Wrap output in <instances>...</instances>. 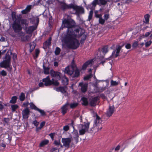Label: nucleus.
<instances>
[{
	"label": "nucleus",
	"mask_w": 152,
	"mask_h": 152,
	"mask_svg": "<svg viewBox=\"0 0 152 152\" xmlns=\"http://www.w3.org/2000/svg\"><path fill=\"white\" fill-rule=\"evenodd\" d=\"M11 107L12 110L14 111L18 107V106L16 104L12 105H11Z\"/></svg>",
	"instance_id": "nucleus-37"
},
{
	"label": "nucleus",
	"mask_w": 152,
	"mask_h": 152,
	"mask_svg": "<svg viewBox=\"0 0 152 152\" xmlns=\"http://www.w3.org/2000/svg\"><path fill=\"white\" fill-rule=\"evenodd\" d=\"M35 58H37V56H38V55L39 53V50L38 49H36L35 50Z\"/></svg>",
	"instance_id": "nucleus-50"
},
{
	"label": "nucleus",
	"mask_w": 152,
	"mask_h": 152,
	"mask_svg": "<svg viewBox=\"0 0 152 152\" xmlns=\"http://www.w3.org/2000/svg\"><path fill=\"white\" fill-rule=\"evenodd\" d=\"M54 135V133H51L49 134L50 136L53 140V136Z\"/></svg>",
	"instance_id": "nucleus-60"
},
{
	"label": "nucleus",
	"mask_w": 152,
	"mask_h": 152,
	"mask_svg": "<svg viewBox=\"0 0 152 152\" xmlns=\"http://www.w3.org/2000/svg\"><path fill=\"white\" fill-rule=\"evenodd\" d=\"M152 43V42L151 40L147 41L145 43V46L146 47H148Z\"/></svg>",
	"instance_id": "nucleus-40"
},
{
	"label": "nucleus",
	"mask_w": 152,
	"mask_h": 152,
	"mask_svg": "<svg viewBox=\"0 0 152 152\" xmlns=\"http://www.w3.org/2000/svg\"><path fill=\"white\" fill-rule=\"evenodd\" d=\"M37 110L39 111V113L41 114V115H43L45 114V113L43 110H40L38 108H37Z\"/></svg>",
	"instance_id": "nucleus-48"
},
{
	"label": "nucleus",
	"mask_w": 152,
	"mask_h": 152,
	"mask_svg": "<svg viewBox=\"0 0 152 152\" xmlns=\"http://www.w3.org/2000/svg\"><path fill=\"white\" fill-rule=\"evenodd\" d=\"M39 87H42L44 86V84L42 83H39Z\"/></svg>",
	"instance_id": "nucleus-62"
},
{
	"label": "nucleus",
	"mask_w": 152,
	"mask_h": 152,
	"mask_svg": "<svg viewBox=\"0 0 152 152\" xmlns=\"http://www.w3.org/2000/svg\"><path fill=\"white\" fill-rule=\"evenodd\" d=\"M79 86L81 87V90L83 92H85L87 91L88 84L84 83L83 82L80 83H79Z\"/></svg>",
	"instance_id": "nucleus-22"
},
{
	"label": "nucleus",
	"mask_w": 152,
	"mask_h": 152,
	"mask_svg": "<svg viewBox=\"0 0 152 152\" xmlns=\"http://www.w3.org/2000/svg\"><path fill=\"white\" fill-rule=\"evenodd\" d=\"M45 122L44 121H43L41 122L40 125V126L39 127H37L36 128L37 131H38L39 130H40L41 128L45 125Z\"/></svg>",
	"instance_id": "nucleus-32"
},
{
	"label": "nucleus",
	"mask_w": 152,
	"mask_h": 152,
	"mask_svg": "<svg viewBox=\"0 0 152 152\" xmlns=\"http://www.w3.org/2000/svg\"><path fill=\"white\" fill-rule=\"evenodd\" d=\"M35 44L34 43H32V44H31L30 45V47L31 49L32 50H34L35 48Z\"/></svg>",
	"instance_id": "nucleus-49"
},
{
	"label": "nucleus",
	"mask_w": 152,
	"mask_h": 152,
	"mask_svg": "<svg viewBox=\"0 0 152 152\" xmlns=\"http://www.w3.org/2000/svg\"><path fill=\"white\" fill-rule=\"evenodd\" d=\"M11 57L7 54L5 57V59L0 63V66L7 69L8 71H10L12 69L10 65Z\"/></svg>",
	"instance_id": "nucleus-4"
},
{
	"label": "nucleus",
	"mask_w": 152,
	"mask_h": 152,
	"mask_svg": "<svg viewBox=\"0 0 152 152\" xmlns=\"http://www.w3.org/2000/svg\"><path fill=\"white\" fill-rule=\"evenodd\" d=\"M120 148V146L119 145H118L115 149V150L117 151L119 150Z\"/></svg>",
	"instance_id": "nucleus-63"
},
{
	"label": "nucleus",
	"mask_w": 152,
	"mask_h": 152,
	"mask_svg": "<svg viewBox=\"0 0 152 152\" xmlns=\"http://www.w3.org/2000/svg\"><path fill=\"white\" fill-rule=\"evenodd\" d=\"M20 99V101H23L25 99V95L24 93H22L19 96Z\"/></svg>",
	"instance_id": "nucleus-38"
},
{
	"label": "nucleus",
	"mask_w": 152,
	"mask_h": 152,
	"mask_svg": "<svg viewBox=\"0 0 152 152\" xmlns=\"http://www.w3.org/2000/svg\"><path fill=\"white\" fill-rule=\"evenodd\" d=\"M71 7L75 10V12L77 14H80L84 13V10L82 7L75 6L72 4Z\"/></svg>",
	"instance_id": "nucleus-13"
},
{
	"label": "nucleus",
	"mask_w": 152,
	"mask_h": 152,
	"mask_svg": "<svg viewBox=\"0 0 152 152\" xmlns=\"http://www.w3.org/2000/svg\"><path fill=\"white\" fill-rule=\"evenodd\" d=\"M58 4L59 5V7L62 10H65L68 8H72V5L69 6L66 5L65 3L61 2L59 1Z\"/></svg>",
	"instance_id": "nucleus-18"
},
{
	"label": "nucleus",
	"mask_w": 152,
	"mask_h": 152,
	"mask_svg": "<svg viewBox=\"0 0 152 152\" xmlns=\"http://www.w3.org/2000/svg\"><path fill=\"white\" fill-rule=\"evenodd\" d=\"M102 122V121L101 118L98 116L97 115L96 119L94 121V125H95V126L96 127L99 131L101 130L102 128V126L101 125Z\"/></svg>",
	"instance_id": "nucleus-11"
},
{
	"label": "nucleus",
	"mask_w": 152,
	"mask_h": 152,
	"mask_svg": "<svg viewBox=\"0 0 152 152\" xmlns=\"http://www.w3.org/2000/svg\"><path fill=\"white\" fill-rule=\"evenodd\" d=\"M89 123H88L77 125V126L80 134L83 135L87 132L89 128Z\"/></svg>",
	"instance_id": "nucleus-5"
},
{
	"label": "nucleus",
	"mask_w": 152,
	"mask_h": 152,
	"mask_svg": "<svg viewBox=\"0 0 152 152\" xmlns=\"http://www.w3.org/2000/svg\"><path fill=\"white\" fill-rule=\"evenodd\" d=\"M82 38L80 41V42L81 43L83 42L86 39V36L85 34H83L82 35Z\"/></svg>",
	"instance_id": "nucleus-39"
},
{
	"label": "nucleus",
	"mask_w": 152,
	"mask_h": 152,
	"mask_svg": "<svg viewBox=\"0 0 152 152\" xmlns=\"http://www.w3.org/2000/svg\"><path fill=\"white\" fill-rule=\"evenodd\" d=\"M45 1L46 0H39L40 3L43 5H45V3H47L49 4H58L59 3V1L58 0H48L47 2Z\"/></svg>",
	"instance_id": "nucleus-12"
},
{
	"label": "nucleus",
	"mask_w": 152,
	"mask_h": 152,
	"mask_svg": "<svg viewBox=\"0 0 152 152\" xmlns=\"http://www.w3.org/2000/svg\"><path fill=\"white\" fill-rule=\"evenodd\" d=\"M32 22L35 24H37L39 23V18L37 17H34L31 19Z\"/></svg>",
	"instance_id": "nucleus-29"
},
{
	"label": "nucleus",
	"mask_w": 152,
	"mask_h": 152,
	"mask_svg": "<svg viewBox=\"0 0 152 152\" xmlns=\"http://www.w3.org/2000/svg\"><path fill=\"white\" fill-rule=\"evenodd\" d=\"M75 25V22L72 19H64L62 22V25L68 28L67 34L62 40L63 45L74 49L79 46L80 43L77 38L82 34L80 31H83L80 28L73 31L71 28Z\"/></svg>",
	"instance_id": "nucleus-1"
},
{
	"label": "nucleus",
	"mask_w": 152,
	"mask_h": 152,
	"mask_svg": "<svg viewBox=\"0 0 152 152\" xmlns=\"http://www.w3.org/2000/svg\"><path fill=\"white\" fill-rule=\"evenodd\" d=\"M99 82V81L97 80H96L95 82V83L94 84V85L95 86H96L97 84Z\"/></svg>",
	"instance_id": "nucleus-61"
},
{
	"label": "nucleus",
	"mask_w": 152,
	"mask_h": 152,
	"mask_svg": "<svg viewBox=\"0 0 152 152\" xmlns=\"http://www.w3.org/2000/svg\"><path fill=\"white\" fill-rule=\"evenodd\" d=\"M60 52V49L58 48H56V50L55 51V53L56 55L58 54Z\"/></svg>",
	"instance_id": "nucleus-44"
},
{
	"label": "nucleus",
	"mask_w": 152,
	"mask_h": 152,
	"mask_svg": "<svg viewBox=\"0 0 152 152\" xmlns=\"http://www.w3.org/2000/svg\"><path fill=\"white\" fill-rule=\"evenodd\" d=\"M126 48L127 49H129L131 48V45L130 44H127L125 46Z\"/></svg>",
	"instance_id": "nucleus-55"
},
{
	"label": "nucleus",
	"mask_w": 152,
	"mask_h": 152,
	"mask_svg": "<svg viewBox=\"0 0 152 152\" xmlns=\"http://www.w3.org/2000/svg\"><path fill=\"white\" fill-rule=\"evenodd\" d=\"M107 1L106 0H94L92 3V5L94 7L96 4L99 5H104L106 4Z\"/></svg>",
	"instance_id": "nucleus-14"
},
{
	"label": "nucleus",
	"mask_w": 152,
	"mask_h": 152,
	"mask_svg": "<svg viewBox=\"0 0 152 152\" xmlns=\"http://www.w3.org/2000/svg\"><path fill=\"white\" fill-rule=\"evenodd\" d=\"M50 74L51 76L53 77L52 79H54V80L58 82V80H60L61 74L60 72H55L52 69L50 70Z\"/></svg>",
	"instance_id": "nucleus-7"
},
{
	"label": "nucleus",
	"mask_w": 152,
	"mask_h": 152,
	"mask_svg": "<svg viewBox=\"0 0 152 152\" xmlns=\"http://www.w3.org/2000/svg\"><path fill=\"white\" fill-rule=\"evenodd\" d=\"M56 91H60L62 93L64 94L65 93L67 90V88L66 87H60L58 88H55Z\"/></svg>",
	"instance_id": "nucleus-23"
},
{
	"label": "nucleus",
	"mask_w": 152,
	"mask_h": 152,
	"mask_svg": "<svg viewBox=\"0 0 152 152\" xmlns=\"http://www.w3.org/2000/svg\"><path fill=\"white\" fill-rule=\"evenodd\" d=\"M28 24L26 26H25V29L27 33H32L37 28L36 26H31L27 28V26Z\"/></svg>",
	"instance_id": "nucleus-20"
},
{
	"label": "nucleus",
	"mask_w": 152,
	"mask_h": 152,
	"mask_svg": "<svg viewBox=\"0 0 152 152\" xmlns=\"http://www.w3.org/2000/svg\"><path fill=\"white\" fill-rule=\"evenodd\" d=\"M73 141V139L71 138H62L61 142L63 143V145L67 148L69 147L70 142Z\"/></svg>",
	"instance_id": "nucleus-10"
},
{
	"label": "nucleus",
	"mask_w": 152,
	"mask_h": 152,
	"mask_svg": "<svg viewBox=\"0 0 152 152\" xmlns=\"http://www.w3.org/2000/svg\"><path fill=\"white\" fill-rule=\"evenodd\" d=\"M121 48L122 46L119 45L117 46L116 49L113 52L111 56L113 58L117 57L119 55V53Z\"/></svg>",
	"instance_id": "nucleus-15"
},
{
	"label": "nucleus",
	"mask_w": 152,
	"mask_h": 152,
	"mask_svg": "<svg viewBox=\"0 0 152 152\" xmlns=\"http://www.w3.org/2000/svg\"><path fill=\"white\" fill-rule=\"evenodd\" d=\"M17 99V97L16 96H13L12 97L10 102L12 103H15L16 102Z\"/></svg>",
	"instance_id": "nucleus-34"
},
{
	"label": "nucleus",
	"mask_w": 152,
	"mask_h": 152,
	"mask_svg": "<svg viewBox=\"0 0 152 152\" xmlns=\"http://www.w3.org/2000/svg\"><path fill=\"white\" fill-rule=\"evenodd\" d=\"M99 98L98 97H95L93 98L92 100L93 101H95L96 102L98 100Z\"/></svg>",
	"instance_id": "nucleus-57"
},
{
	"label": "nucleus",
	"mask_w": 152,
	"mask_h": 152,
	"mask_svg": "<svg viewBox=\"0 0 152 152\" xmlns=\"http://www.w3.org/2000/svg\"><path fill=\"white\" fill-rule=\"evenodd\" d=\"M17 56L16 54H13V59L14 60H15L17 59Z\"/></svg>",
	"instance_id": "nucleus-58"
},
{
	"label": "nucleus",
	"mask_w": 152,
	"mask_h": 152,
	"mask_svg": "<svg viewBox=\"0 0 152 152\" xmlns=\"http://www.w3.org/2000/svg\"><path fill=\"white\" fill-rule=\"evenodd\" d=\"M109 18V15L108 14H105L104 16V19H103V20H104V22L103 23H100L102 25H103L106 20H107Z\"/></svg>",
	"instance_id": "nucleus-33"
},
{
	"label": "nucleus",
	"mask_w": 152,
	"mask_h": 152,
	"mask_svg": "<svg viewBox=\"0 0 152 152\" xmlns=\"http://www.w3.org/2000/svg\"><path fill=\"white\" fill-rule=\"evenodd\" d=\"M31 5L28 6L25 10L21 11V12L23 14H26L30 11L31 8Z\"/></svg>",
	"instance_id": "nucleus-26"
},
{
	"label": "nucleus",
	"mask_w": 152,
	"mask_h": 152,
	"mask_svg": "<svg viewBox=\"0 0 152 152\" xmlns=\"http://www.w3.org/2000/svg\"><path fill=\"white\" fill-rule=\"evenodd\" d=\"M150 16L149 14H146L144 16L145 20H143V22L146 24H149V18Z\"/></svg>",
	"instance_id": "nucleus-25"
},
{
	"label": "nucleus",
	"mask_w": 152,
	"mask_h": 152,
	"mask_svg": "<svg viewBox=\"0 0 152 152\" xmlns=\"http://www.w3.org/2000/svg\"><path fill=\"white\" fill-rule=\"evenodd\" d=\"M77 105L78 104L77 103H73L70 104V107L71 108H73L76 107Z\"/></svg>",
	"instance_id": "nucleus-41"
},
{
	"label": "nucleus",
	"mask_w": 152,
	"mask_h": 152,
	"mask_svg": "<svg viewBox=\"0 0 152 152\" xmlns=\"http://www.w3.org/2000/svg\"><path fill=\"white\" fill-rule=\"evenodd\" d=\"M96 102L95 101H93V100L91 101L90 102V104L91 106H94L95 105Z\"/></svg>",
	"instance_id": "nucleus-52"
},
{
	"label": "nucleus",
	"mask_w": 152,
	"mask_h": 152,
	"mask_svg": "<svg viewBox=\"0 0 152 152\" xmlns=\"http://www.w3.org/2000/svg\"><path fill=\"white\" fill-rule=\"evenodd\" d=\"M28 24L26 26H25V29L27 33H32L37 28L36 26H31L27 28V26Z\"/></svg>",
	"instance_id": "nucleus-21"
},
{
	"label": "nucleus",
	"mask_w": 152,
	"mask_h": 152,
	"mask_svg": "<svg viewBox=\"0 0 152 152\" xmlns=\"http://www.w3.org/2000/svg\"><path fill=\"white\" fill-rule=\"evenodd\" d=\"M151 34V31L150 32H148L145 33V37H148L149 35Z\"/></svg>",
	"instance_id": "nucleus-56"
},
{
	"label": "nucleus",
	"mask_w": 152,
	"mask_h": 152,
	"mask_svg": "<svg viewBox=\"0 0 152 152\" xmlns=\"http://www.w3.org/2000/svg\"><path fill=\"white\" fill-rule=\"evenodd\" d=\"M95 16L96 18H99V23H103L104 20L102 18V15L99 13V12L98 11H95Z\"/></svg>",
	"instance_id": "nucleus-16"
},
{
	"label": "nucleus",
	"mask_w": 152,
	"mask_h": 152,
	"mask_svg": "<svg viewBox=\"0 0 152 152\" xmlns=\"http://www.w3.org/2000/svg\"><path fill=\"white\" fill-rule=\"evenodd\" d=\"M43 68L44 71V73L45 74H49V68L48 67H45L44 65H43Z\"/></svg>",
	"instance_id": "nucleus-30"
},
{
	"label": "nucleus",
	"mask_w": 152,
	"mask_h": 152,
	"mask_svg": "<svg viewBox=\"0 0 152 152\" xmlns=\"http://www.w3.org/2000/svg\"><path fill=\"white\" fill-rule=\"evenodd\" d=\"M49 143V141L47 140H45L41 141L39 144V146L41 147L47 145Z\"/></svg>",
	"instance_id": "nucleus-28"
},
{
	"label": "nucleus",
	"mask_w": 152,
	"mask_h": 152,
	"mask_svg": "<svg viewBox=\"0 0 152 152\" xmlns=\"http://www.w3.org/2000/svg\"><path fill=\"white\" fill-rule=\"evenodd\" d=\"M74 66H69L66 67L64 70L65 73H67L69 75H72V77H77L79 76L80 71L78 69H76L74 72Z\"/></svg>",
	"instance_id": "nucleus-3"
},
{
	"label": "nucleus",
	"mask_w": 152,
	"mask_h": 152,
	"mask_svg": "<svg viewBox=\"0 0 152 152\" xmlns=\"http://www.w3.org/2000/svg\"><path fill=\"white\" fill-rule=\"evenodd\" d=\"M62 82L64 85H67L68 83V80L65 76H63L62 78Z\"/></svg>",
	"instance_id": "nucleus-27"
},
{
	"label": "nucleus",
	"mask_w": 152,
	"mask_h": 152,
	"mask_svg": "<svg viewBox=\"0 0 152 152\" xmlns=\"http://www.w3.org/2000/svg\"><path fill=\"white\" fill-rule=\"evenodd\" d=\"M30 107L35 110H37L38 108L36 107L33 103H29Z\"/></svg>",
	"instance_id": "nucleus-36"
},
{
	"label": "nucleus",
	"mask_w": 152,
	"mask_h": 152,
	"mask_svg": "<svg viewBox=\"0 0 152 152\" xmlns=\"http://www.w3.org/2000/svg\"><path fill=\"white\" fill-rule=\"evenodd\" d=\"M108 51V47L107 46H105L102 48V52L103 53H106Z\"/></svg>",
	"instance_id": "nucleus-43"
},
{
	"label": "nucleus",
	"mask_w": 152,
	"mask_h": 152,
	"mask_svg": "<svg viewBox=\"0 0 152 152\" xmlns=\"http://www.w3.org/2000/svg\"><path fill=\"white\" fill-rule=\"evenodd\" d=\"M28 104H29V103L28 102L24 103L23 104V105L25 107H27Z\"/></svg>",
	"instance_id": "nucleus-59"
},
{
	"label": "nucleus",
	"mask_w": 152,
	"mask_h": 152,
	"mask_svg": "<svg viewBox=\"0 0 152 152\" xmlns=\"http://www.w3.org/2000/svg\"><path fill=\"white\" fill-rule=\"evenodd\" d=\"M18 35L19 36L21 37V39L23 40H24V39H23L22 37H23L24 35V34L23 33H20L18 34Z\"/></svg>",
	"instance_id": "nucleus-51"
},
{
	"label": "nucleus",
	"mask_w": 152,
	"mask_h": 152,
	"mask_svg": "<svg viewBox=\"0 0 152 152\" xmlns=\"http://www.w3.org/2000/svg\"><path fill=\"white\" fill-rule=\"evenodd\" d=\"M54 143L56 145H60L61 147H63V145L61 144H60V140H55L54 142Z\"/></svg>",
	"instance_id": "nucleus-42"
},
{
	"label": "nucleus",
	"mask_w": 152,
	"mask_h": 152,
	"mask_svg": "<svg viewBox=\"0 0 152 152\" xmlns=\"http://www.w3.org/2000/svg\"><path fill=\"white\" fill-rule=\"evenodd\" d=\"M81 100L83 102L82 104L84 105H86L88 104V102L87 98L83 97L81 99Z\"/></svg>",
	"instance_id": "nucleus-31"
},
{
	"label": "nucleus",
	"mask_w": 152,
	"mask_h": 152,
	"mask_svg": "<svg viewBox=\"0 0 152 152\" xmlns=\"http://www.w3.org/2000/svg\"><path fill=\"white\" fill-rule=\"evenodd\" d=\"M50 41L51 40L50 39L48 41H46L44 43V45L45 46H48L50 44Z\"/></svg>",
	"instance_id": "nucleus-47"
},
{
	"label": "nucleus",
	"mask_w": 152,
	"mask_h": 152,
	"mask_svg": "<svg viewBox=\"0 0 152 152\" xmlns=\"http://www.w3.org/2000/svg\"><path fill=\"white\" fill-rule=\"evenodd\" d=\"M33 124L37 128V126H38L39 124V123L36 120H35L33 121Z\"/></svg>",
	"instance_id": "nucleus-46"
},
{
	"label": "nucleus",
	"mask_w": 152,
	"mask_h": 152,
	"mask_svg": "<svg viewBox=\"0 0 152 152\" xmlns=\"http://www.w3.org/2000/svg\"><path fill=\"white\" fill-rule=\"evenodd\" d=\"M0 74L3 76H5L7 75L6 72L4 70H3L1 72H0Z\"/></svg>",
	"instance_id": "nucleus-45"
},
{
	"label": "nucleus",
	"mask_w": 152,
	"mask_h": 152,
	"mask_svg": "<svg viewBox=\"0 0 152 152\" xmlns=\"http://www.w3.org/2000/svg\"><path fill=\"white\" fill-rule=\"evenodd\" d=\"M91 74L85 77L84 78L85 80H87L89 79L91 77Z\"/></svg>",
	"instance_id": "nucleus-53"
},
{
	"label": "nucleus",
	"mask_w": 152,
	"mask_h": 152,
	"mask_svg": "<svg viewBox=\"0 0 152 152\" xmlns=\"http://www.w3.org/2000/svg\"><path fill=\"white\" fill-rule=\"evenodd\" d=\"M79 134H78V131L77 130L74 129L73 131L72 132L71 138L73 139V141L74 142L76 143L77 142Z\"/></svg>",
	"instance_id": "nucleus-8"
},
{
	"label": "nucleus",
	"mask_w": 152,
	"mask_h": 152,
	"mask_svg": "<svg viewBox=\"0 0 152 152\" xmlns=\"http://www.w3.org/2000/svg\"><path fill=\"white\" fill-rule=\"evenodd\" d=\"M95 61V60L94 59L88 61L83 64L81 69L84 70L86 69L87 67L91 66L94 64Z\"/></svg>",
	"instance_id": "nucleus-9"
},
{
	"label": "nucleus",
	"mask_w": 152,
	"mask_h": 152,
	"mask_svg": "<svg viewBox=\"0 0 152 152\" xmlns=\"http://www.w3.org/2000/svg\"><path fill=\"white\" fill-rule=\"evenodd\" d=\"M69 105V104L68 103H67L61 107V109L62 110L61 112L63 114H65L66 112V111L68 109Z\"/></svg>",
	"instance_id": "nucleus-24"
},
{
	"label": "nucleus",
	"mask_w": 152,
	"mask_h": 152,
	"mask_svg": "<svg viewBox=\"0 0 152 152\" xmlns=\"http://www.w3.org/2000/svg\"><path fill=\"white\" fill-rule=\"evenodd\" d=\"M115 111V107L113 105L110 106L107 111L106 114L110 117L111 116Z\"/></svg>",
	"instance_id": "nucleus-17"
},
{
	"label": "nucleus",
	"mask_w": 152,
	"mask_h": 152,
	"mask_svg": "<svg viewBox=\"0 0 152 152\" xmlns=\"http://www.w3.org/2000/svg\"><path fill=\"white\" fill-rule=\"evenodd\" d=\"M43 81L45 83V85L46 86H50L53 85L55 86H58L59 85V83L54 79H52L50 80L49 76H47L46 78L43 79Z\"/></svg>",
	"instance_id": "nucleus-6"
},
{
	"label": "nucleus",
	"mask_w": 152,
	"mask_h": 152,
	"mask_svg": "<svg viewBox=\"0 0 152 152\" xmlns=\"http://www.w3.org/2000/svg\"><path fill=\"white\" fill-rule=\"evenodd\" d=\"M69 127L68 126H66L63 127V129L65 131H67L69 129Z\"/></svg>",
	"instance_id": "nucleus-54"
},
{
	"label": "nucleus",
	"mask_w": 152,
	"mask_h": 152,
	"mask_svg": "<svg viewBox=\"0 0 152 152\" xmlns=\"http://www.w3.org/2000/svg\"><path fill=\"white\" fill-rule=\"evenodd\" d=\"M58 65V63L57 62H55L54 63V65L55 66H57Z\"/></svg>",
	"instance_id": "nucleus-64"
},
{
	"label": "nucleus",
	"mask_w": 152,
	"mask_h": 152,
	"mask_svg": "<svg viewBox=\"0 0 152 152\" xmlns=\"http://www.w3.org/2000/svg\"><path fill=\"white\" fill-rule=\"evenodd\" d=\"M29 23L28 20L24 19H20L18 22L16 21L13 25V28L15 31L18 32L20 31L23 27L25 29V26L27 25Z\"/></svg>",
	"instance_id": "nucleus-2"
},
{
	"label": "nucleus",
	"mask_w": 152,
	"mask_h": 152,
	"mask_svg": "<svg viewBox=\"0 0 152 152\" xmlns=\"http://www.w3.org/2000/svg\"><path fill=\"white\" fill-rule=\"evenodd\" d=\"M23 118L24 119H27L29 114V111L27 108L23 110L22 113Z\"/></svg>",
	"instance_id": "nucleus-19"
},
{
	"label": "nucleus",
	"mask_w": 152,
	"mask_h": 152,
	"mask_svg": "<svg viewBox=\"0 0 152 152\" xmlns=\"http://www.w3.org/2000/svg\"><path fill=\"white\" fill-rule=\"evenodd\" d=\"M119 82L116 81H114L113 80H111V85L112 86H116L118 85Z\"/></svg>",
	"instance_id": "nucleus-35"
}]
</instances>
